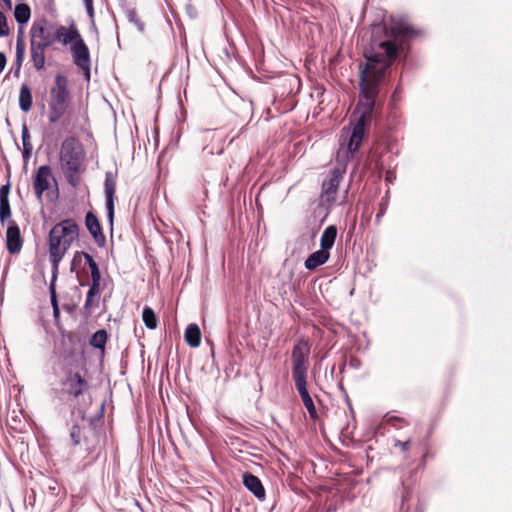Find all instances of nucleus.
<instances>
[{
  "label": "nucleus",
  "instance_id": "10",
  "mask_svg": "<svg viewBox=\"0 0 512 512\" xmlns=\"http://www.w3.org/2000/svg\"><path fill=\"white\" fill-rule=\"evenodd\" d=\"M104 188L107 216L112 224L114 218V195L116 190V180L112 172H106Z\"/></svg>",
  "mask_w": 512,
  "mask_h": 512
},
{
  "label": "nucleus",
  "instance_id": "34",
  "mask_svg": "<svg viewBox=\"0 0 512 512\" xmlns=\"http://www.w3.org/2000/svg\"><path fill=\"white\" fill-rule=\"evenodd\" d=\"M70 438L74 445H78L81 441V429L78 425H74L70 431Z\"/></svg>",
  "mask_w": 512,
  "mask_h": 512
},
{
  "label": "nucleus",
  "instance_id": "37",
  "mask_svg": "<svg viewBox=\"0 0 512 512\" xmlns=\"http://www.w3.org/2000/svg\"><path fill=\"white\" fill-rule=\"evenodd\" d=\"M409 445H410V441L409 440L408 441H404V442L397 440L395 442V446L400 447L403 452H406L409 449Z\"/></svg>",
  "mask_w": 512,
  "mask_h": 512
},
{
  "label": "nucleus",
  "instance_id": "17",
  "mask_svg": "<svg viewBox=\"0 0 512 512\" xmlns=\"http://www.w3.org/2000/svg\"><path fill=\"white\" fill-rule=\"evenodd\" d=\"M25 50H26V44H25V40H24V35H23V32L20 30L17 35L16 58H15L14 66L12 68L14 76H16V77H18L20 74L22 63L24 60Z\"/></svg>",
  "mask_w": 512,
  "mask_h": 512
},
{
  "label": "nucleus",
  "instance_id": "36",
  "mask_svg": "<svg viewBox=\"0 0 512 512\" xmlns=\"http://www.w3.org/2000/svg\"><path fill=\"white\" fill-rule=\"evenodd\" d=\"M387 209V202H381L380 204V211L376 215V222L379 223L382 216L385 214Z\"/></svg>",
  "mask_w": 512,
  "mask_h": 512
},
{
  "label": "nucleus",
  "instance_id": "16",
  "mask_svg": "<svg viewBox=\"0 0 512 512\" xmlns=\"http://www.w3.org/2000/svg\"><path fill=\"white\" fill-rule=\"evenodd\" d=\"M9 193L10 185H2L0 188V221L2 224H4L11 217Z\"/></svg>",
  "mask_w": 512,
  "mask_h": 512
},
{
  "label": "nucleus",
  "instance_id": "33",
  "mask_svg": "<svg viewBox=\"0 0 512 512\" xmlns=\"http://www.w3.org/2000/svg\"><path fill=\"white\" fill-rule=\"evenodd\" d=\"M10 33L7 18L3 12L0 11V37H6Z\"/></svg>",
  "mask_w": 512,
  "mask_h": 512
},
{
  "label": "nucleus",
  "instance_id": "1",
  "mask_svg": "<svg viewBox=\"0 0 512 512\" xmlns=\"http://www.w3.org/2000/svg\"><path fill=\"white\" fill-rule=\"evenodd\" d=\"M366 60L364 66L360 64V101L352 113L353 128H366L372 123L376 99L380 92V85L387 70L397 58L398 47L395 42L387 40L373 43L364 50Z\"/></svg>",
  "mask_w": 512,
  "mask_h": 512
},
{
  "label": "nucleus",
  "instance_id": "40",
  "mask_svg": "<svg viewBox=\"0 0 512 512\" xmlns=\"http://www.w3.org/2000/svg\"><path fill=\"white\" fill-rule=\"evenodd\" d=\"M6 6L7 9H11L12 8V2L11 0H2Z\"/></svg>",
  "mask_w": 512,
  "mask_h": 512
},
{
  "label": "nucleus",
  "instance_id": "3",
  "mask_svg": "<svg viewBox=\"0 0 512 512\" xmlns=\"http://www.w3.org/2000/svg\"><path fill=\"white\" fill-rule=\"evenodd\" d=\"M79 227L72 219L57 223L49 232V258L53 273L58 272V266L72 243L78 238Z\"/></svg>",
  "mask_w": 512,
  "mask_h": 512
},
{
  "label": "nucleus",
  "instance_id": "32",
  "mask_svg": "<svg viewBox=\"0 0 512 512\" xmlns=\"http://www.w3.org/2000/svg\"><path fill=\"white\" fill-rule=\"evenodd\" d=\"M82 257L85 259V261L88 264V266H91V264L95 263V260L93 259V257L90 254H88L86 252H77L74 255V258L72 260V264L75 265L76 263L80 262Z\"/></svg>",
  "mask_w": 512,
  "mask_h": 512
},
{
  "label": "nucleus",
  "instance_id": "15",
  "mask_svg": "<svg viewBox=\"0 0 512 512\" xmlns=\"http://www.w3.org/2000/svg\"><path fill=\"white\" fill-rule=\"evenodd\" d=\"M295 387L301 397V400L305 406V408L307 409L308 413H309V416L312 418V419H317L318 418V414H317V411H316V407L314 405V402L308 392V389H307V381H301V382H296L295 383Z\"/></svg>",
  "mask_w": 512,
  "mask_h": 512
},
{
  "label": "nucleus",
  "instance_id": "25",
  "mask_svg": "<svg viewBox=\"0 0 512 512\" xmlns=\"http://www.w3.org/2000/svg\"><path fill=\"white\" fill-rule=\"evenodd\" d=\"M19 106L24 112H27L32 107V93L27 84H22L19 93Z\"/></svg>",
  "mask_w": 512,
  "mask_h": 512
},
{
  "label": "nucleus",
  "instance_id": "8",
  "mask_svg": "<svg viewBox=\"0 0 512 512\" xmlns=\"http://www.w3.org/2000/svg\"><path fill=\"white\" fill-rule=\"evenodd\" d=\"M30 42L47 49L55 40L53 33L43 23L35 22L30 29Z\"/></svg>",
  "mask_w": 512,
  "mask_h": 512
},
{
  "label": "nucleus",
  "instance_id": "2",
  "mask_svg": "<svg viewBox=\"0 0 512 512\" xmlns=\"http://www.w3.org/2000/svg\"><path fill=\"white\" fill-rule=\"evenodd\" d=\"M366 130H346L339 136V148L336 152V166L330 171L329 179L323 181L321 198L327 204L336 201L339 184L353 154L358 151Z\"/></svg>",
  "mask_w": 512,
  "mask_h": 512
},
{
  "label": "nucleus",
  "instance_id": "20",
  "mask_svg": "<svg viewBox=\"0 0 512 512\" xmlns=\"http://www.w3.org/2000/svg\"><path fill=\"white\" fill-rule=\"evenodd\" d=\"M391 32L396 37H413L417 35L414 28L403 20H393Z\"/></svg>",
  "mask_w": 512,
  "mask_h": 512
},
{
  "label": "nucleus",
  "instance_id": "12",
  "mask_svg": "<svg viewBox=\"0 0 512 512\" xmlns=\"http://www.w3.org/2000/svg\"><path fill=\"white\" fill-rule=\"evenodd\" d=\"M85 225L93 237L94 241L99 245L103 246L106 242V238L102 232V228L98 218L92 213L88 212L85 217Z\"/></svg>",
  "mask_w": 512,
  "mask_h": 512
},
{
  "label": "nucleus",
  "instance_id": "21",
  "mask_svg": "<svg viewBox=\"0 0 512 512\" xmlns=\"http://www.w3.org/2000/svg\"><path fill=\"white\" fill-rule=\"evenodd\" d=\"M45 51L46 48L36 45L35 42H30V55L33 66L37 71L44 68L45 65Z\"/></svg>",
  "mask_w": 512,
  "mask_h": 512
},
{
  "label": "nucleus",
  "instance_id": "19",
  "mask_svg": "<svg viewBox=\"0 0 512 512\" xmlns=\"http://www.w3.org/2000/svg\"><path fill=\"white\" fill-rule=\"evenodd\" d=\"M329 256V251H325L323 249L315 251L305 260V268L310 271L315 270L317 267L325 264L328 261Z\"/></svg>",
  "mask_w": 512,
  "mask_h": 512
},
{
  "label": "nucleus",
  "instance_id": "18",
  "mask_svg": "<svg viewBox=\"0 0 512 512\" xmlns=\"http://www.w3.org/2000/svg\"><path fill=\"white\" fill-rule=\"evenodd\" d=\"M66 384L68 386L69 394L74 397H78L87 388V382L79 373L70 374L67 378Z\"/></svg>",
  "mask_w": 512,
  "mask_h": 512
},
{
  "label": "nucleus",
  "instance_id": "38",
  "mask_svg": "<svg viewBox=\"0 0 512 512\" xmlns=\"http://www.w3.org/2000/svg\"><path fill=\"white\" fill-rule=\"evenodd\" d=\"M7 63L6 55L3 52H0V74L4 70Z\"/></svg>",
  "mask_w": 512,
  "mask_h": 512
},
{
  "label": "nucleus",
  "instance_id": "42",
  "mask_svg": "<svg viewBox=\"0 0 512 512\" xmlns=\"http://www.w3.org/2000/svg\"><path fill=\"white\" fill-rule=\"evenodd\" d=\"M158 132H159V130H157V129L153 130V133H154L155 137L158 135Z\"/></svg>",
  "mask_w": 512,
  "mask_h": 512
},
{
  "label": "nucleus",
  "instance_id": "13",
  "mask_svg": "<svg viewBox=\"0 0 512 512\" xmlns=\"http://www.w3.org/2000/svg\"><path fill=\"white\" fill-rule=\"evenodd\" d=\"M53 35L54 40L61 42L63 45L76 43L81 38V35L74 25L70 26L69 29L64 26H58Z\"/></svg>",
  "mask_w": 512,
  "mask_h": 512
},
{
  "label": "nucleus",
  "instance_id": "28",
  "mask_svg": "<svg viewBox=\"0 0 512 512\" xmlns=\"http://www.w3.org/2000/svg\"><path fill=\"white\" fill-rule=\"evenodd\" d=\"M56 279H57V273H53L52 280H51V283L49 286V291H50L51 305L53 308V315H54V317L57 318L60 314V310H59L57 296H56V290H55Z\"/></svg>",
  "mask_w": 512,
  "mask_h": 512
},
{
  "label": "nucleus",
  "instance_id": "6",
  "mask_svg": "<svg viewBox=\"0 0 512 512\" xmlns=\"http://www.w3.org/2000/svg\"><path fill=\"white\" fill-rule=\"evenodd\" d=\"M309 354L310 344L308 341L304 339L297 340L291 354L292 377L295 383L307 381Z\"/></svg>",
  "mask_w": 512,
  "mask_h": 512
},
{
  "label": "nucleus",
  "instance_id": "22",
  "mask_svg": "<svg viewBox=\"0 0 512 512\" xmlns=\"http://www.w3.org/2000/svg\"><path fill=\"white\" fill-rule=\"evenodd\" d=\"M337 236V228L334 225L328 226L322 233L321 239H320V246L321 249L325 251H329L336 240Z\"/></svg>",
  "mask_w": 512,
  "mask_h": 512
},
{
  "label": "nucleus",
  "instance_id": "27",
  "mask_svg": "<svg viewBox=\"0 0 512 512\" xmlns=\"http://www.w3.org/2000/svg\"><path fill=\"white\" fill-rule=\"evenodd\" d=\"M22 145H23V159L25 162H27L32 154L33 151V145L31 142V136L29 133V130H22Z\"/></svg>",
  "mask_w": 512,
  "mask_h": 512
},
{
  "label": "nucleus",
  "instance_id": "9",
  "mask_svg": "<svg viewBox=\"0 0 512 512\" xmlns=\"http://www.w3.org/2000/svg\"><path fill=\"white\" fill-rule=\"evenodd\" d=\"M50 180H54L49 166H40L33 181V187L37 198L40 200L45 190L50 187Z\"/></svg>",
  "mask_w": 512,
  "mask_h": 512
},
{
  "label": "nucleus",
  "instance_id": "29",
  "mask_svg": "<svg viewBox=\"0 0 512 512\" xmlns=\"http://www.w3.org/2000/svg\"><path fill=\"white\" fill-rule=\"evenodd\" d=\"M142 319L147 328L155 329L157 327V317L152 308L146 306L143 309Z\"/></svg>",
  "mask_w": 512,
  "mask_h": 512
},
{
  "label": "nucleus",
  "instance_id": "23",
  "mask_svg": "<svg viewBox=\"0 0 512 512\" xmlns=\"http://www.w3.org/2000/svg\"><path fill=\"white\" fill-rule=\"evenodd\" d=\"M185 341L186 343L193 348H196L200 345L201 342V332L197 324H189L185 331Z\"/></svg>",
  "mask_w": 512,
  "mask_h": 512
},
{
  "label": "nucleus",
  "instance_id": "41",
  "mask_svg": "<svg viewBox=\"0 0 512 512\" xmlns=\"http://www.w3.org/2000/svg\"><path fill=\"white\" fill-rule=\"evenodd\" d=\"M85 4V8L93 6V0H83Z\"/></svg>",
  "mask_w": 512,
  "mask_h": 512
},
{
  "label": "nucleus",
  "instance_id": "30",
  "mask_svg": "<svg viewBox=\"0 0 512 512\" xmlns=\"http://www.w3.org/2000/svg\"><path fill=\"white\" fill-rule=\"evenodd\" d=\"M106 341H107V332L105 330H98L92 335V337L90 339V344L94 348L103 349Z\"/></svg>",
  "mask_w": 512,
  "mask_h": 512
},
{
  "label": "nucleus",
  "instance_id": "35",
  "mask_svg": "<svg viewBox=\"0 0 512 512\" xmlns=\"http://www.w3.org/2000/svg\"><path fill=\"white\" fill-rule=\"evenodd\" d=\"M89 268H90V271H91L92 282L100 283V281H101V274H100V271H99L98 264L95 262L94 264H91V266H89Z\"/></svg>",
  "mask_w": 512,
  "mask_h": 512
},
{
  "label": "nucleus",
  "instance_id": "14",
  "mask_svg": "<svg viewBox=\"0 0 512 512\" xmlns=\"http://www.w3.org/2000/svg\"><path fill=\"white\" fill-rule=\"evenodd\" d=\"M243 484L257 499L260 501L265 499V489L257 476L251 473H245L243 475Z\"/></svg>",
  "mask_w": 512,
  "mask_h": 512
},
{
  "label": "nucleus",
  "instance_id": "26",
  "mask_svg": "<svg viewBox=\"0 0 512 512\" xmlns=\"http://www.w3.org/2000/svg\"><path fill=\"white\" fill-rule=\"evenodd\" d=\"M122 9H123V12H124L127 20L130 23L134 24L140 32H143L145 29V25L141 21V19L138 17L136 10L134 8H129L126 6H123Z\"/></svg>",
  "mask_w": 512,
  "mask_h": 512
},
{
  "label": "nucleus",
  "instance_id": "7",
  "mask_svg": "<svg viewBox=\"0 0 512 512\" xmlns=\"http://www.w3.org/2000/svg\"><path fill=\"white\" fill-rule=\"evenodd\" d=\"M73 61L83 72L87 80L90 79V53L82 37L71 45Z\"/></svg>",
  "mask_w": 512,
  "mask_h": 512
},
{
  "label": "nucleus",
  "instance_id": "39",
  "mask_svg": "<svg viewBox=\"0 0 512 512\" xmlns=\"http://www.w3.org/2000/svg\"><path fill=\"white\" fill-rule=\"evenodd\" d=\"M86 11L90 18L94 17V7L93 6L86 8Z\"/></svg>",
  "mask_w": 512,
  "mask_h": 512
},
{
  "label": "nucleus",
  "instance_id": "11",
  "mask_svg": "<svg viewBox=\"0 0 512 512\" xmlns=\"http://www.w3.org/2000/svg\"><path fill=\"white\" fill-rule=\"evenodd\" d=\"M23 245L20 229L15 222H11L6 232V246L11 254L18 253Z\"/></svg>",
  "mask_w": 512,
  "mask_h": 512
},
{
  "label": "nucleus",
  "instance_id": "5",
  "mask_svg": "<svg viewBox=\"0 0 512 512\" xmlns=\"http://www.w3.org/2000/svg\"><path fill=\"white\" fill-rule=\"evenodd\" d=\"M70 98L67 77L61 73L56 74L54 86L50 89V99L48 102L50 123H57L65 116L70 104Z\"/></svg>",
  "mask_w": 512,
  "mask_h": 512
},
{
  "label": "nucleus",
  "instance_id": "31",
  "mask_svg": "<svg viewBox=\"0 0 512 512\" xmlns=\"http://www.w3.org/2000/svg\"><path fill=\"white\" fill-rule=\"evenodd\" d=\"M99 291H100V283L92 282V284H91V286L89 288V291L87 293L86 301H85V304H84L85 311H89L90 312V308L93 305V299H94V297L97 294H99Z\"/></svg>",
  "mask_w": 512,
  "mask_h": 512
},
{
  "label": "nucleus",
  "instance_id": "4",
  "mask_svg": "<svg viewBox=\"0 0 512 512\" xmlns=\"http://www.w3.org/2000/svg\"><path fill=\"white\" fill-rule=\"evenodd\" d=\"M85 159L82 144L74 137L65 139L60 150V166L68 183L76 187L79 183L78 174Z\"/></svg>",
  "mask_w": 512,
  "mask_h": 512
},
{
  "label": "nucleus",
  "instance_id": "43",
  "mask_svg": "<svg viewBox=\"0 0 512 512\" xmlns=\"http://www.w3.org/2000/svg\"><path fill=\"white\" fill-rule=\"evenodd\" d=\"M393 420H398V418H393V417H391V418H389V420H388V421H389V422H392Z\"/></svg>",
  "mask_w": 512,
  "mask_h": 512
},
{
  "label": "nucleus",
  "instance_id": "24",
  "mask_svg": "<svg viewBox=\"0 0 512 512\" xmlns=\"http://www.w3.org/2000/svg\"><path fill=\"white\" fill-rule=\"evenodd\" d=\"M14 17L19 25H25L28 23L31 17V9L25 3H19L15 6Z\"/></svg>",
  "mask_w": 512,
  "mask_h": 512
}]
</instances>
